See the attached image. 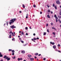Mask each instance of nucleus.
Here are the masks:
<instances>
[{
	"label": "nucleus",
	"mask_w": 61,
	"mask_h": 61,
	"mask_svg": "<svg viewBox=\"0 0 61 61\" xmlns=\"http://www.w3.org/2000/svg\"><path fill=\"white\" fill-rule=\"evenodd\" d=\"M16 20V18H14L11 19L10 20V22L9 24L10 25H11L12 23H13L15 21V20Z\"/></svg>",
	"instance_id": "f257e3e1"
},
{
	"label": "nucleus",
	"mask_w": 61,
	"mask_h": 61,
	"mask_svg": "<svg viewBox=\"0 0 61 61\" xmlns=\"http://www.w3.org/2000/svg\"><path fill=\"white\" fill-rule=\"evenodd\" d=\"M10 28H12V29H13L14 28H16V27L15 26L13 25L12 26H10Z\"/></svg>",
	"instance_id": "f03ea898"
},
{
	"label": "nucleus",
	"mask_w": 61,
	"mask_h": 61,
	"mask_svg": "<svg viewBox=\"0 0 61 61\" xmlns=\"http://www.w3.org/2000/svg\"><path fill=\"white\" fill-rule=\"evenodd\" d=\"M56 3L57 4H60V2L59 0L56 1Z\"/></svg>",
	"instance_id": "7ed1b4c3"
},
{
	"label": "nucleus",
	"mask_w": 61,
	"mask_h": 61,
	"mask_svg": "<svg viewBox=\"0 0 61 61\" xmlns=\"http://www.w3.org/2000/svg\"><path fill=\"white\" fill-rule=\"evenodd\" d=\"M6 59H7V61H9L10 60V58H9L8 57H7L6 58Z\"/></svg>",
	"instance_id": "20e7f679"
},
{
	"label": "nucleus",
	"mask_w": 61,
	"mask_h": 61,
	"mask_svg": "<svg viewBox=\"0 0 61 61\" xmlns=\"http://www.w3.org/2000/svg\"><path fill=\"white\" fill-rule=\"evenodd\" d=\"M54 7L55 8V9L56 10L57 9V7H56V5L55 6V4H54Z\"/></svg>",
	"instance_id": "39448f33"
},
{
	"label": "nucleus",
	"mask_w": 61,
	"mask_h": 61,
	"mask_svg": "<svg viewBox=\"0 0 61 61\" xmlns=\"http://www.w3.org/2000/svg\"><path fill=\"white\" fill-rule=\"evenodd\" d=\"M30 60L31 61H33L34 60V58H30Z\"/></svg>",
	"instance_id": "423d86ee"
},
{
	"label": "nucleus",
	"mask_w": 61,
	"mask_h": 61,
	"mask_svg": "<svg viewBox=\"0 0 61 61\" xmlns=\"http://www.w3.org/2000/svg\"><path fill=\"white\" fill-rule=\"evenodd\" d=\"M9 34H10V35H11V34H12V30H10V32H9Z\"/></svg>",
	"instance_id": "0eeeda50"
},
{
	"label": "nucleus",
	"mask_w": 61,
	"mask_h": 61,
	"mask_svg": "<svg viewBox=\"0 0 61 61\" xmlns=\"http://www.w3.org/2000/svg\"><path fill=\"white\" fill-rule=\"evenodd\" d=\"M21 53L22 54H25V51H21Z\"/></svg>",
	"instance_id": "6e6552de"
},
{
	"label": "nucleus",
	"mask_w": 61,
	"mask_h": 61,
	"mask_svg": "<svg viewBox=\"0 0 61 61\" xmlns=\"http://www.w3.org/2000/svg\"><path fill=\"white\" fill-rule=\"evenodd\" d=\"M54 17L56 19H58V18L56 16V15H55Z\"/></svg>",
	"instance_id": "1a4fd4ad"
},
{
	"label": "nucleus",
	"mask_w": 61,
	"mask_h": 61,
	"mask_svg": "<svg viewBox=\"0 0 61 61\" xmlns=\"http://www.w3.org/2000/svg\"><path fill=\"white\" fill-rule=\"evenodd\" d=\"M28 57H31V56H32L30 55H28Z\"/></svg>",
	"instance_id": "9d476101"
},
{
	"label": "nucleus",
	"mask_w": 61,
	"mask_h": 61,
	"mask_svg": "<svg viewBox=\"0 0 61 61\" xmlns=\"http://www.w3.org/2000/svg\"><path fill=\"white\" fill-rule=\"evenodd\" d=\"M12 36H15V35L14 34V33H12Z\"/></svg>",
	"instance_id": "9b49d317"
},
{
	"label": "nucleus",
	"mask_w": 61,
	"mask_h": 61,
	"mask_svg": "<svg viewBox=\"0 0 61 61\" xmlns=\"http://www.w3.org/2000/svg\"><path fill=\"white\" fill-rule=\"evenodd\" d=\"M31 40L32 41H33V42H36V41L34 40H33V39H31Z\"/></svg>",
	"instance_id": "f8f14e48"
},
{
	"label": "nucleus",
	"mask_w": 61,
	"mask_h": 61,
	"mask_svg": "<svg viewBox=\"0 0 61 61\" xmlns=\"http://www.w3.org/2000/svg\"><path fill=\"white\" fill-rule=\"evenodd\" d=\"M50 43L52 45H54V42H50Z\"/></svg>",
	"instance_id": "ddd939ff"
},
{
	"label": "nucleus",
	"mask_w": 61,
	"mask_h": 61,
	"mask_svg": "<svg viewBox=\"0 0 61 61\" xmlns=\"http://www.w3.org/2000/svg\"><path fill=\"white\" fill-rule=\"evenodd\" d=\"M38 55V53H36L35 54V56H37Z\"/></svg>",
	"instance_id": "4468645a"
},
{
	"label": "nucleus",
	"mask_w": 61,
	"mask_h": 61,
	"mask_svg": "<svg viewBox=\"0 0 61 61\" xmlns=\"http://www.w3.org/2000/svg\"><path fill=\"white\" fill-rule=\"evenodd\" d=\"M46 33L44 32L43 33L44 36H45V35H46Z\"/></svg>",
	"instance_id": "2eb2a0df"
},
{
	"label": "nucleus",
	"mask_w": 61,
	"mask_h": 61,
	"mask_svg": "<svg viewBox=\"0 0 61 61\" xmlns=\"http://www.w3.org/2000/svg\"><path fill=\"white\" fill-rule=\"evenodd\" d=\"M7 57V56H4V58H5L6 59V58Z\"/></svg>",
	"instance_id": "dca6fc26"
},
{
	"label": "nucleus",
	"mask_w": 61,
	"mask_h": 61,
	"mask_svg": "<svg viewBox=\"0 0 61 61\" xmlns=\"http://www.w3.org/2000/svg\"><path fill=\"white\" fill-rule=\"evenodd\" d=\"M47 17L48 18H50V16H49V15H47Z\"/></svg>",
	"instance_id": "f3484780"
},
{
	"label": "nucleus",
	"mask_w": 61,
	"mask_h": 61,
	"mask_svg": "<svg viewBox=\"0 0 61 61\" xmlns=\"http://www.w3.org/2000/svg\"><path fill=\"white\" fill-rule=\"evenodd\" d=\"M12 41H15V39L14 38L12 39Z\"/></svg>",
	"instance_id": "a211bd4d"
},
{
	"label": "nucleus",
	"mask_w": 61,
	"mask_h": 61,
	"mask_svg": "<svg viewBox=\"0 0 61 61\" xmlns=\"http://www.w3.org/2000/svg\"><path fill=\"white\" fill-rule=\"evenodd\" d=\"M22 6L23 8H25V6L24 4H23Z\"/></svg>",
	"instance_id": "6ab92c4d"
},
{
	"label": "nucleus",
	"mask_w": 61,
	"mask_h": 61,
	"mask_svg": "<svg viewBox=\"0 0 61 61\" xmlns=\"http://www.w3.org/2000/svg\"><path fill=\"white\" fill-rule=\"evenodd\" d=\"M47 11L48 12H49V13L51 12V11H50V10H49V9H48V10Z\"/></svg>",
	"instance_id": "aec40b11"
},
{
	"label": "nucleus",
	"mask_w": 61,
	"mask_h": 61,
	"mask_svg": "<svg viewBox=\"0 0 61 61\" xmlns=\"http://www.w3.org/2000/svg\"><path fill=\"white\" fill-rule=\"evenodd\" d=\"M12 52L13 53H15V51L14 50H13L12 51Z\"/></svg>",
	"instance_id": "412c9836"
},
{
	"label": "nucleus",
	"mask_w": 61,
	"mask_h": 61,
	"mask_svg": "<svg viewBox=\"0 0 61 61\" xmlns=\"http://www.w3.org/2000/svg\"><path fill=\"white\" fill-rule=\"evenodd\" d=\"M37 39L36 38H33V40H36Z\"/></svg>",
	"instance_id": "4be33fe9"
},
{
	"label": "nucleus",
	"mask_w": 61,
	"mask_h": 61,
	"mask_svg": "<svg viewBox=\"0 0 61 61\" xmlns=\"http://www.w3.org/2000/svg\"><path fill=\"white\" fill-rule=\"evenodd\" d=\"M56 46H55V45H54V49H55V48H56Z\"/></svg>",
	"instance_id": "5701e85b"
},
{
	"label": "nucleus",
	"mask_w": 61,
	"mask_h": 61,
	"mask_svg": "<svg viewBox=\"0 0 61 61\" xmlns=\"http://www.w3.org/2000/svg\"><path fill=\"white\" fill-rule=\"evenodd\" d=\"M3 56V55L1 54H0V57H2Z\"/></svg>",
	"instance_id": "b1692460"
},
{
	"label": "nucleus",
	"mask_w": 61,
	"mask_h": 61,
	"mask_svg": "<svg viewBox=\"0 0 61 61\" xmlns=\"http://www.w3.org/2000/svg\"><path fill=\"white\" fill-rule=\"evenodd\" d=\"M33 7H36V5H33Z\"/></svg>",
	"instance_id": "393cba45"
},
{
	"label": "nucleus",
	"mask_w": 61,
	"mask_h": 61,
	"mask_svg": "<svg viewBox=\"0 0 61 61\" xmlns=\"http://www.w3.org/2000/svg\"><path fill=\"white\" fill-rule=\"evenodd\" d=\"M12 58L14 59H15V56L14 57H12Z\"/></svg>",
	"instance_id": "a878e982"
},
{
	"label": "nucleus",
	"mask_w": 61,
	"mask_h": 61,
	"mask_svg": "<svg viewBox=\"0 0 61 61\" xmlns=\"http://www.w3.org/2000/svg\"><path fill=\"white\" fill-rule=\"evenodd\" d=\"M21 34L22 35H24V32H23V31H22L21 32Z\"/></svg>",
	"instance_id": "bb28decb"
},
{
	"label": "nucleus",
	"mask_w": 61,
	"mask_h": 61,
	"mask_svg": "<svg viewBox=\"0 0 61 61\" xmlns=\"http://www.w3.org/2000/svg\"><path fill=\"white\" fill-rule=\"evenodd\" d=\"M20 42H21V43H24V41H22V40H21L20 41Z\"/></svg>",
	"instance_id": "cd10ccee"
},
{
	"label": "nucleus",
	"mask_w": 61,
	"mask_h": 61,
	"mask_svg": "<svg viewBox=\"0 0 61 61\" xmlns=\"http://www.w3.org/2000/svg\"><path fill=\"white\" fill-rule=\"evenodd\" d=\"M57 19H56V22H57L58 21V20H57Z\"/></svg>",
	"instance_id": "c85d7f7f"
},
{
	"label": "nucleus",
	"mask_w": 61,
	"mask_h": 61,
	"mask_svg": "<svg viewBox=\"0 0 61 61\" xmlns=\"http://www.w3.org/2000/svg\"><path fill=\"white\" fill-rule=\"evenodd\" d=\"M47 31L48 33H49V30L48 29L47 30Z\"/></svg>",
	"instance_id": "c756f323"
},
{
	"label": "nucleus",
	"mask_w": 61,
	"mask_h": 61,
	"mask_svg": "<svg viewBox=\"0 0 61 61\" xmlns=\"http://www.w3.org/2000/svg\"><path fill=\"white\" fill-rule=\"evenodd\" d=\"M9 50V51H12V49H10L9 50Z\"/></svg>",
	"instance_id": "7c9ffc66"
},
{
	"label": "nucleus",
	"mask_w": 61,
	"mask_h": 61,
	"mask_svg": "<svg viewBox=\"0 0 61 61\" xmlns=\"http://www.w3.org/2000/svg\"><path fill=\"white\" fill-rule=\"evenodd\" d=\"M9 37L10 38H11V35L9 36Z\"/></svg>",
	"instance_id": "2f4dec72"
},
{
	"label": "nucleus",
	"mask_w": 61,
	"mask_h": 61,
	"mask_svg": "<svg viewBox=\"0 0 61 61\" xmlns=\"http://www.w3.org/2000/svg\"><path fill=\"white\" fill-rule=\"evenodd\" d=\"M43 60L44 61L46 60V58H43Z\"/></svg>",
	"instance_id": "473e14b6"
},
{
	"label": "nucleus",
	"mask_w": 61,
	"mask_h": 61,
	"mask_svg": "<svg viewBox=\"0 0 61 61\" xmlns=\"http://www.w3.org/2000/svg\"><path fill=\"white\" fill-rule=\"evenodd\" d=\"M58 46L60 47V44H58Z\"/></svg>",
	"instance_id": "72a5a7b5"
},
{
	"label": "nucleus",
	"mask_w": 61,
	"mask_h": 61,
	"mask_svg": "<svg viewBox=\"0 0 61 61\" xmlns=\"http://www.w3.org/2000/svg\"><path fill=\"white\" fill-rule=\"evenodd\" d=\"M55 51H58V50H57V49H56L55 50Z\"/></svg>",
	"instance_id": "f704fd0d"
},
{
	"label": "nucleus",
	"mask_w": 61,
	"mask_h": 61,
	"mask_svg": "<svg viewBox=\"0 0 61 61\" xmlns=\"http://www.w3.org/2000/svg\"><path fill=\"white\" fill-rule=\"evenodd\" d=\"M33 36H36V34H35V33H34L33 34Z\"/></svg>",
	"instance_id": "c9c22d12"
},
{
	"label": "nucleus",
	"mask_w": 61,
	"mask_h": 61,
	"mask_svg": "<svg viewBox=\"0 0 61 61\" xmlns=\"http://www.w3.org/2000/svg\"><path fill=\"white\" fill-rule=\"evenodd\" d=\"M58 52H59V53H61V51H58Z\"/></svg>",
	"instance_id": "e433bc0d"
},
{
	"label": "nucleus",
	"mask_w": 61,
	"mask_h": 61,
	"mask_svg": "<svg viewBox=\"0 0 61 61\" xmlns=\"http://www.w3.org/2000/svg\"><path fill=\"white\" fill-rule=\"evenodd\" d=\"M54 29L55 30V31H56V28H54Z\"/></svg>",
	"instance_id": "4c0bfd02"
},
{
	"label": "nucleus",
	"mask_w": 61,
	"mask_h": 61,
	"mask_svg": "<svg viewBox=\"0 0 61 61\" xmlns=\"http://www.w3.org/2000/svg\"><path fill=\"white\" fill-rule=\"evenodd\" d=\"M41 54H39L38 55V56H41Z\"/></svg>",
	"instance_id": "58836bf2"
},
{
	"label": "nucleus",
	"mask_w": 61,
	"mask_h": 61,
	"mask_svg": "<svg viewBox=\"0 0 61 61\" xmlns=\"http://www.w3.org/2000/svg\"><path fill=\"white\" fill-rule=\"evenodd\" d=\"M27 45V44H26L24 45V46H26Z\"/></svg>",
	"instance_id": "ea45409f"
},
{
	"label": "nucleus",
	"mask_w": 61,
	"mask_h": 61,
	"mask_svg": "<svg viewBox=\"0 0 61 61\" xmlns=\"http://www.w3.org/2000/svg\"><path fill=\"white\" fill-rule=\"evenodd\" d=\"M12 55H15V53H13L12 54Z\"/></svg>",
	"instance_id": "a19ab883"
},
{
	"label": "nucleus",
	"mask_w": 61,
	"mask_h": 61,
	"mask_svg": "<svg viewBox=\"0 0 61 61\" xmlns=\"http://www.w3.org/2000/svg\"><path fill=\"white\" fill-rule=\"evenodd\" d=\"M26 18H27V19L28 18V16H26Z\"/></svg>",
	"instance_id": "79ce46f5"
},
{
	"label": "nucleus",
	"mask_w": 61,
	"mask_h": 61,
	"mask_svg": "<svg viewBox=\"0 0 61 61\" xmlns=\"http://www.w3.org/2000/svg\"><path fill=\"white\" fill-rule=\"evenodd\" d=\"M37 39V40H39V38L38 37H37L36 38Z\"/></svg>",
	"instance_id": "37998d69"
},
{
	"label": "nucleus",
	"mask_w": 61,
	"mask_h": 61,
	"mask_svg": "<svg viewBox=\"0 0 61 61\" xmlns=\"http://www.w3.org/2000/svg\"><path fill=\"white\" fill-rule=\"evenodd\" d=\"M19 13H22V11H19Z\"/></svg>",
	"instance_id": "c03bdc74"
},
{
	"label": "nucleus",
	"mask_w": 61,
	"mask_h": 61,
	"mask_svg": "<svg viewBox=\"0 0 61 61\" xmlns=\"http://www.w3.org/2000/svg\"><path fill=\"white\" fill-rule=\"evenodd\" d=\"M47 6L48 8H49V6H48V5H47Z\"/></svg>",
	"instance_id": "a18cd8bd"
},
{
	"label": "nucleus",
	"mask_w": 61,
	"mask_h": 61,
	"mask_svg": "<svg viewBox=\"0 0 61 61\" xmlns=\"http://www.w3.org/2000/svg\"><path fill=\"white\" fill-rule=\"evenodd\" d=\"M25 29H26L27 30V29H28V28H27V27H26Z\"/></svg>",
	"instance_id": "49530a36"
},
{
	"label": "nucleus",
	"mask_w": 61,
	"mask_h": 61,
	"mask_svg": "<svg viewBox=\"0 0 61 61\" xmlns=\"http://www.w3.org/2000/svg\"><path fill=\"white\" fill-rule=\"evenodd\" d=\"M48 24H46V26H48Z\"/></svg>",
	"instance_id": "de8ad7c7"
},
{
	"label": "nucleus",
	"mask_w": 61,
	"mask_h": 61,
	"mask_svg": "<svg viewBox=\"0 0 61 61\" xmlns=\"http://www.w3.org/2000/svg\"><path fill=\"white\" fill-rule=\"evenodd\" d=\"M18 60H20V58H18Z\"/></svg>",
	"instance_id": "09e8293b"
},
{
	"label": "nucleus",
	"mask_w": 61,
	"mask_h": 61,
	"mask_svg": "<svg viewBox=\"0 0 61 61\" xmlns=\"http://www.w3.org/2000/svg\"><path fill=\"white\" fill-rule=\"evenodd\" d=\"M20 60H22V58H20Z\"/></svg>",
	"instance_id": "8fccbe9b"
},
{
	"label": "nucleus",
	"mask_w": 61,
	"mask_h": 61,
	"mask_svg": "<svg viewBox=\"0 0 61 61\" xmlns=\"http://www.w3.org/2000/svg\"><path fill=\"white\" fill-rule=\"evenodd\" d=\"M42 12L41 11L40 12V14H42Z\"/></svg>",
	"instance_id": "3c124183"
},
{
	"label": "nucleus",
	"mask_w": 61,
	"mask_h": 61,
	"mask_svg": "<svg viewBox=\"0 0 61 61\" xmlns=\"http://www.w3.org/2000/svg\"><path fill=\"white\" fill-rule=\"evenodd\" d=\"M53 25V24L51 23V25Z\"/></svg>",
	"instance_id": "603ef678"
},
{
	"label": "nucleus",
	"mask_w": 61,
	"mask_h": 61,
	"mask_svg": "<svg viewBox=\"0 0 61 61\" xmlns=\"http://www.w3.org/2000/svg\"><path fill=\"white\" fill-rule=\"evenodd\" d=\"M26 16H28V14H27L26 15Z\"/></svg>",
	"instance_id": "864d4df0"
},
{
	"label": "nucleus",
	"mask_w": 61,
	"mask_h": 61,
	"mask_svg": "<svg viewBox=\"0 0 61 61\" xmlns=\"http://www.w3.org/2000/svg\"><path fill=\"white\" fill-rule=\"evenodd\" d=\"M60 15H61V12H60Z\"/></svg>",
	"instance_id": "5fc2aeb1"
},
{
	"label": "nucleus",
	"mask_w": 61,
	"mask_h": 61,
	"mask_svg": "<svg viewBox=\"0 0 61 61\" xmlns=\"http://www.w3.org/2000/svg\"><path fill=\"white\" fill-rule=\"evenodd\" d=\"M19 40H22V39L21 38H19Z\"/></svg>",
	"instance_id": "6e6d98bb"
},
{
	"label": "nucleus",
	"mask_w": 61,
	"mask_h": 61,
	"mask_svg": "<svg viewBox=\"0 0 61 61\" xmlns=\"http://www.w3.org/2000/svg\"><path fill=\"white\" fill-rule=\"evenodd\" d=\"M58 21L59 22H60V20L58 19Z\"/></svg>",
	"instance_id": "4d7b16f0"
},
{
	"label": "nucleus",
	"mask_w": 61,
	"mask_h": 61,
	"mask_svg": "<svg viewBox=\"0 0 61 61\" xmlns=\"http://www.w3.org/2000/svg\"><path fill=\"white\" fill-rule=\"evenodd\" d=\"M26 36H27V35H28V33H26Z\"/></svg>",
	"instance_id": "13d9d810"
},
{
	"label": "nucleus",
	"mask_w": 61,
	"mask_h": 61,
	"mask_svg": "<svg viewBox=\"0 0 61 61\" xmlns=\"http://www.w3.org/2000/svg\"><path fill=\"white\" fill-rule=\"evenodd\" d=\"M30 29H32V28H31V26H30Z\"/></svg>",
	"instance_id": "bf43d9fd"
},
{
	"label": "nucleus",
	"mask_w": 61,
	"mask_h": 61,
	"mask_svg": "<svg viewBox=\"0 0 61 61\" xmlns=\"http://www.w3.org/2000/svg\"><path fill=\"white\" fill-rule=\"evenodd\" d=\"M56 35V33L55 32H54V35Z\"/></svg>",
	"instance_id": "052dcab7"
},
{
	"label": "nucleus",
	"mask_w": 61,
	"mask_h": 61,
	"mask_svg": "<svg viewBox=\"0 0 61 61\" xmlns=\"http://www.w3.org/2000/svg\"><path fill=\"white\" fill-rule=\"evenodd\" d=\"M7 25H8V23L7 22Z\"/></svg>",
	"instance_id": "680f3d73"
},
{
	"label": "nucleus",
	"mask_w": 61,
	"mask_h": 61,
	"mask_svg": "<svg viewBox=\"0 0 61 61\" xmlns=\"http://www.w3.org/2000/svg\"><path fill=\"white\" fill-rule=\"evenodd\" d=\"M34 57H35V58H36V56H35Z\"/></svg>",
	"instance_id": "e2e57ef3"
},
{
	"label": "nucleus",
	"mask_w": 61,
	"mask_h": 61,
	"mask_svg": "<svg viewBox=\"0 0 61 61\" xmlns=\"http://www.w3.org/2000/svg\"><path fill=\"white\" fill-rule=\"evenodd\" d=\"M19 33H21V31H19Z\"/></svg>",
	"instance_id": "0e129e2a"
},
{
	"label": "nucleus",
	"mask_w": 61,
	"mask_h": 61,
	"mask_svg": "<svg viewBox=\"0 0 61 61\" xmlns=\"http://www.w3.org/2000/svg\"><path fill=\"white\" fill-rule=\"evenodd\" d=\"M3 61V60L2 59H1V60H0V61Z\"/></svg>",
	"instance_id": "69168bd1"
},
{
	"label": "nucleus",
	"mask_w": 61,
	"mask_h": 61,
	"mask_svg": "<svg viewBox=\"0 0 61 61\" xmlns=\"http://www.w3.org/2000/svg\"><path fill=\"white\" fill-rule=\"evenodd\" d=\"M18 37H20V36H18Z\"/></svg>",
	"instance_id": "338daca9"
},
{
	"label": "nucleus",
	"mask_w": 61,
	"mask_h": 61,
	"mask_svg": "<svg viewBox=\"0 0 61 61\" xmlns=\"http://www.w3.org/2000/svg\"><path fill=\"white\" fill-rule=\"evenodd\" d=\"M51 14H53V12H52V11H51Z\"/></svg>",
	"instance_id": "774afa93"
}]
</instances>
